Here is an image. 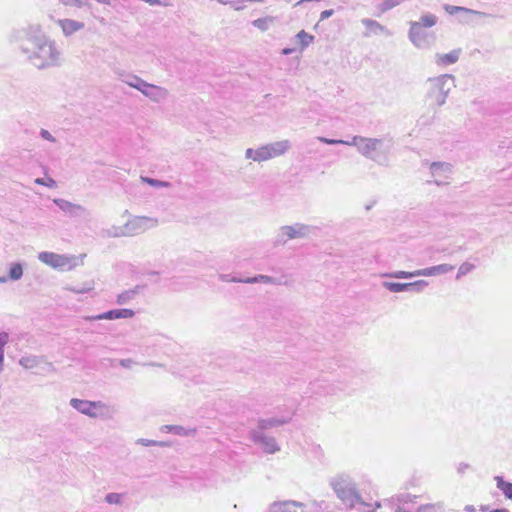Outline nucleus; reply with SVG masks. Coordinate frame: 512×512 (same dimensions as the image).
Instances as JSON below:
<instances>
[{
    "label": "nucleus",
    "instance_id": "nucleus-1",
    "mask_svg": "<svg viewBox=\"0 0 512 512\" xmlns=\"http://www.w3.org/2000/svg\"><path fill=\"white\" fill-rule=\"evenodd\" d=\"M19 48L30 63L38 69L58 66L61 51L55 41L49 39L39 25H31L19 37Z\"/></svg>",
    "mask_w": 512,
    "mask_h": 512
},
{
    "label": "nucleus",
    "instance_id": "nucleus-2",
    "mask_svg": "<svg viewBox=\"0 0 512 512\" xmlns=\"http://www.w3.org/2000/svg\"><path fill=\"white\" fill-rule=\"evenodd\" d=\"M317 139L328 145L342 144L354 146L365 158H368L381 166L389 165V154L393 146L392 140L363 137L358 135L353 136L351 140L329 139L326 137H318Z\"/></svg>",
    "mask_w": 512,
    "mask_h": 512
},
{
    "label": "nucleus",
    "instance_id": "nucleus-3",
    "mask_svg": "<svg viewBox=\"0 0 512 512\" xmlns=\"http://www.w3.org/2000/svg\"><path fill=\"white\" fill-rule=\"evenodd\" d=\"M455 77L451 74H443L427 80L426 102L437 110L446 103L451 90L455 88Z\"/></svg>",
    "mask_w": 512,
    "mask_h": 512
},
{
    "label": "nucleus",
    "instance_id": "nucleus-4",
    "mask_svg": "<svg viewBox=\"0 0 512 512\" xmlns=\"http://www.w3.org/2000/svg\"><path fill=\"white\" fill-rule=\"evenodd\" d=\"M330 485L346 507L352 508L356 504H360L364 508L370 507V505L361 501L356 485L348 475H337L330 480Z\"/></svg>",
    "mask_w": 512,
    "mask_h": 512
},
{
    "label": "nucleus",
    "instance_id": "nucleus-5",
    "mask_svg": "<svg viewBox=\"0 0 512 512\" xmlns=\"http://www.w3.org/2000/svg\"><path fill=\"white\" fill-rule=\"evenodd\" d=\"M70 405L79 413L92 418L100 420H110L114 417V407L108 405L103 401H90L78 398H72Z\"/></svg>",
    "mask_w": 512,
    "mask_h": 512
},
{
    "label": "nucleus",
    "instance_id": "nucleus-6",
    "mask_svg": "<svg viewBox=\"0 0 512 512\" xmlns=\"http://www.w3.org/2000/svg\"><path fill=\"white\" fill-rule=\"evenodd\" d=\"M85 254L76 256V255H66V254H57L54 252L43 251L40 252L37 256L38 260L43 264L59 271H71L83 264V259Z\"/></svg>",
    "mask_w": 512,
    "mask_h": 512
},
{
    "label": "nucleus",
    "instance_id": "nucleus-7",
    "mask_svg": "<svg viewBox=\"0 0 512 512\" xmlns=\"http://www.w3.org/2000/svg\"><path fill=\"white\" fill-rule=\"evenodd\" d=\"M312 232L313 227L305 223L296 222L291 225H284L278 229L274 244L280 246L291 240L306 239L310 237Z\"/></svg>",
    "mask_w": 512,
    "mask_h": 512
},
{
    "label": "nucleus",
    "instance_id": "nucleus-8",
    "mask_svg": "<svg viewBox=\"0 0 512 512\" xmlns=\"http://www.w3.org/2000/svg\"><path fill=\"white\" fill-rule=\"evenodd\" d=\"M410 505L411 498L409 495L396 496L390 499H385L382 502L375 503V507L377 509H380L383 506H385L389 507L394 512H412ZM416 512H441V509L437 505L427 504L420 506Z\"/></svg>",
    "mask_w": 512,
    "mask_h": 512
},
{
    "label": "nucleus",
    "instance_id": "nucleus-9",
    "mask_svg": "<svg viewBox=\"0 0 512 512\" xmlns=\"http://www.w3.org/2000/svg\"><path fill=\"white\" fill-rule=\"evenodd\" d=\"M453 269H454L453 265L439 264L436 266L419 269V270H416L413 272L399 270V271L384 273V274H382V277L395 278V279H411V278L418 277V276L430 277V276L446 274V273L452 271Z\"/></svg>",
    "mask_w": 512,
    "mask_h": 512
},
{
    "label": "nucleus",
    "instance_id": "nucleus-10",
    "mask_svg": "<svg viewBox=\"0 0 512 512\" xmlns=\"http://www.w3.org/2000/svg\"><path fill=\"white\" fill-rule=\"evenodd\" d=\"M408 37L416 48L422 50L430 49L436 41V36L433 32L426 31L416 22H410Z\"/></svg>",
    "mask_w": 512,
    "mask_h": 512
},
{
    "label": "nucleus",
    "instance_id": "nucleus-11",
    "mask_svg": "<svg viewBox=\"0 0 512 512\" xmlns=\"http://www.w3.org/2000/svg\"><path fill=\"white\" fill-rule=\"evenodd\" d=\"M158 224V219L154 217L131 216L125 223V230L128 237H133L157 227Z\"/></svg>",
    "mask_w": 512,
    "mask_h": 512
},
{
    "label": "nucleus",
    "instance_id": "nucleus-12",
    "mask_svg": "<svg viewBox=\"0 0 512 512\" xmlns=\"http://www.w3.org/2000/svg\"><path fill=\"white\" fill-rule=\"evenodd\" d=\"M432 182L437 186H444L450 183L453 174V165L449 162H431L428 164Z\"/></svg>",
    "mask_w": 512,
    "mask_h": 512
},
{
    "label": "nucleus",
    "instance_id": "nucleus-13",
    "mask_svg": "<svg viewBox=\"0 0 512 512\" xmlns=\"http://www.w3.org/2000/svg\"><path fill=\"white\" fill-rule=\"evenodd\" d=\"M219 279L223 282H233V283H245V284H273V285H287L288 282L283 280L284 277L274 278L268 275L259 274L253 277L239 278L235 276H231L229 274H220Z\"/></svg>",
    "mask_w": 512,
    "mask_h": 512
},
{
    "label": "nucleus",
    "instance_id": "nucleus-14",
    "mask_svg": "<svg viewBox=\"0 0 512 512\" xmlns=\"http://www.w3.org/2000/svg\"><path fill=\"white\" fill-rule=\"evenodd\" d=\"M382 286L393 293L408 292V291L419 293V292L423 291L428 286V282L425 280H418V281L410 282V283H396V282L384 281L382 283Z\"/></svg>",
    "mask_w": 512,
    "mask_h": 512
},
{
    "label": "nucleus",
    "instance_id": "nucleus-15",
    "mask_svg": "<svg viewBox=\"0 0 512 512\" xmlns=\"http://www.w3.org/2000/svg\"><path fill=\"white\" fill-rule=\"evenodd\" d=\"M139 91L151 101L156 103L166 100L169 96V92L166 88L150 84L148 82H145L144 86H142Z\"/></svg>",
    "mask_w": 512,
    "mask_h": 512
},
{
    "label": "nucleus",
    "instance_id": "nucleus-16",
    "mask_svg": "<svg viewBox=\"0 0 512 512\" xmlns=\"http://www.w3.org/2000/svg\"><path fill=\"white\" fill-rule=\"evenodd\" d=\"M250 436L255 443L260 444L264 451L269 454H274L280 449L275 438L264 435L260 430H252Z\"/></svg>",
    "mask_w": 512,
    "mask_h": 512
},
{
    "label": "nucleus",
    "instance_id": "nucleus-17",
    "mask_svg": "<svg viewBox=\"0 0 512 512\" xmlns=\"http://www.w3.org/2000/svg\"><path fill=\"white\" fill-rule=\"evenodd\" d=\"M53 202L65 213L73 217H82L88 215V211L85 207L67 201L65 199L57 198Z\"/></svg>",
    "mask_w": 512,
    "mask_h": 512
},
{
    "label": "nucleus",
    "instance_id": "nucleus-18",
    "mask_svg": "<svg viewBox=\"0 0 512 512\" xmlns=\"http://www.w3.org/2000/svg\"><path fill=\"white\" fill-rule=\"evenodd\" d=\"M135 312L132 309H114L95 316L86 317L87 320H115L134 317Z\"/></svg>",
    "mask_w": 512,
    "mask_h": 512
},
{
    "label": "nucleus",
    "instance_id": "nucleus-19",
    "mask_svg": "<svg viewBox=\"0 0 512 512\" xmlns=\"http://www.w3.org/2000/svg\"><path fill=\"white\" fill-rule=\"evenodd\" d=\"M270 159L283 156L291 148V142L287 139L265 144Z\"/></svg>",
    "mask_w": 512,
    "mask_h": 512
},
{
    "label": "nucleus",
    "instance_id": "nucleus-20",
    "mask_svg": "<svg viewBox=\"0 0 512 512\" xmlns=\"http://www.w3.org/2000/svg\"><path fill=\"white\" fill-rule=\"evenodd\" d=\"M361 23L366 27V31L364 33L365 37H370L371 35H378L381 33H384L387 36L392 35V33L385 26L376 20L364 18L361 20Z\"/></svg>",
    "mask_w": 512,
    "mask_h": 512
},
{
    "label": "nucleus",
    "instance_id": "nucleus-21",
    "mask_svg": "<svg viewBox=\"0 0 512 512\" xmlns=\"http://www.w3.org/2000/svg\"><path fill=\"white\" fill-rule=\"evenodd\" d=\"M57 24L61 27L65 36H71L85 27L83 22L73 19H59Z\"/></svg>",
    "mask_w": 512,
    "mask_h": 512
},
{
    "label": "nucleus",
    "instance_id": "nucleus-22",
    "mask_svg": "<svg viewBox=\"0 0 512 512\" xmlns=\"http://www.w3.org/2000/svg\"><path fill=\"white\" fill-rule=\"evenodd\" d=\"M245 158L248 160H252L254 162H258V163L271 160L265 144L255 148V149L247 148L245 150Z\"/></svg>",
    "mask_w": 512,
    "mask_h": 512
},
{
    "label": "nucleus",
    "instance_id": "nucleus-23",
    "mask_svg": "<svg viewBox=\"0 0 512 512\" xmlns=\"http://www.w3.org/2000/svg\"><path fill=\"white\" fill-rule=\"evenodd\" d=\"M303 503L296 501L274 502L270 512H302Z\"/></svg>",
    "mask_w": 512,
    "mask_h": 512
},
{
    "label": "nucleus",
    "instance_id": "nucleus-24",
    "mask_svg": "<svg viewBox=\"0 0 512 512\" xmlns=\"http://www.w3.org/2000/svg\"><path fill=\"white\" fill-rule=\"evenodd\" d=\"M460 54H461V49H454V50L450 51L449 53H445V54L436 53L435 57H434L435 63L441 67L455 64L459 60Z\"/></svg>",
    "mask_w": 512,
    "mask_h": 512
},
{
    "label": "nucleus",
    "instance_id": "nucleus-25",
    "mask_svg": "<svg viewBox=\"0 0 512 512\" xmlns=\"http://www.w3.org/2000/svg\"><path fill=\"white\" fill-rule=\"evenodd\" d=\"M42 363H45L46 365L51 367V364L46 363L44 361V358L41 356L28 355V356H23L19 359V365H21L24 369H27V370L35 369V368L41 366Z\"/></svg>",
    "mask_w": 512,
    "mask_h": 512
},
{
    "label": "nucleus",
    "instance_id": "nucleus-26",
    "mask_svg": "<svg viewBox=\"0 0 512 512\" xmlns=\"http://www.w3.org/2000/svg\"><path fill=\"white\" fill-rule=\"evenodd\" d=\"M163 433H173L178 436H194L197 432L196 428H185L179 425H163L160 427Z\"/></svg>",
    "mask_w": 512,
    "mask_h": 512
},
{
    "label": "nucleus",
    "instance_id": "nucleus-27",
    "mask_svg": "<svg viewBox=\"0 0 512 512\" xmlns=\"http://www.w3.org/2000/svg\"><path fill=\"white\" fill-rule=\"evenodd\" d=\"M289 421H290V418L260 419L258 421V426H257L256 430H260L261 432H263L264 430L287 424V423H289Z\"/></svg>",
    "mask_w": 512,
    "mask_h": 512
},
{
    "label": "nucleus",
    "instance_id": "nucleus-28",
    "mask_svg": "<svg viewBox=\"0 0 512 512\" xmlns=\"http://www.w3.org/2000/svg\"><path fill=\"white\" fill-rule=\"evenodd\" d=\"M444 9H445V11L447 13H449L451 15H454V14L459 13V12H463V13L470 14V15H475V16H478V17H487V16H489V14H487L485 12L469 9V8L462 7V6H454V5L446 4L444 6Z\"/></svg>",
    "mask_w": 512,
    "mask_h": 512
},
{
    "label": "nucleus",
    "instance_id": "nucleus-29",
    "mask_svg": "<svg viewBox=\"0 0 512 512\" xmlns=\"http://www.w3.org/2000/svg\"><path fill=\"white\" fill-rule=\"evenodd\" d=\"M122 82L127 84L128 86L137 89L138 91L141 89L142 86H144V81L142 78H140L137 75L134 74H126L125 78H122Z\"/></svg>",
    "mask_w": 512,
    "mask_h": 512
},
{
    "label": "nucleus",
    "instance_id": "nucleus-30",
    "mask_svg": "<svg viewBox=\"0 0 512 512\" xmlns=\"http://www.w3.org/2000/svg\"><path fill=\"white\" fill-rule=\"evenodd\" d=\"M137 294H138V287H135V288L129 289V290H125L117 296L116 302L119 305L127 304L129 301L134 299Z\"/></svg>",
    "mask_w": 512,
    "mask_h": 512
},
{
    "label": "nucleus",
    "instance_id": "nucleus-31",
    "mask_svg": "<svg viewBox=\"0 0 512 512\" xmlns=\"http://www.w3.org/2000/svg\"><path fill=\"white\" fill-rule=\"evenodd\" d=\"M497 488L500 489L503 494L512 500V483L506 482L502 477L496 476Z\"/></svg>",
    "mask_w": 512,
    "mask_h": 512
},
{
    "label": "nucleus",
    "instance_id": "nucleus-32",
    "mask_svg": "<svg viewBox=\"0 0 512 512\" xmlns=\"http://www.w3.org/2000/svg\"><path fill=\"white\" fill-rule=\"evenodd\" d=\"M296 39L300 43V49L304 50L314 41V36L307 33L305 30H301L296 34Z\"/></svg>",
    "mask_w": 512,
    "mask_h": 512
},
{
    "label": "nucleus",
    "instance_id": "nucleus-33",
    "mask_svg": "<svg viewBox=\"0 0 512 512\" xmlns=\"http://www.w3.org/2000/svg\"><path fill=\"white\" fill-rule=\"evenodd\" d=\"M274 22V17L267 16L258 18L252 22V25L261 31H267L271 24Z\"/></svg>",
    "mask_w": 512,
    "mask_h": 512
},
{
    "label": "nucleus",
    "instance_id": "nucleus-34",
    "mask_svg": "<svg viewBox=\"0 0 512 512\" xmlns=\"http://www.w3.org/2000/svg\"><path fill=\"white\" fill-rule=\"evenodd\" d=\"M416 24L421 25L422 28L433 27L437 23V17L434 14H424L421 16L419 21H415Z\"/></svg>",
    "mask_w": 512,
    "mask_h": 512
},
{
    "label": "nucleus",
    "instance_id": "nucleus-35",
    "mask_svg": "<svg viewBox=\"0 0 512 512\" xmlns=\"http://www.w3.org/2000/svg\"><path fill=\"white\" fill-rule=\"evenodd\" d=\"M106 235L112 238L128 237L125 230V224L122 226H112L106 230Z\"/></svg>",
    "mask_w": 512,
    "mask_h": 512
},
{
    "label": "nucleus",
    "instance_id": "nucleus-36",
    "mask_svg": "<svg viewBox=\"0 0 512 512\" xmlns=\"http://www.w3.org/2000/svg\"><path fill=\"white\" fill-rule=\"evenodd\" d=\"M140 179L143 183H146L155 188H167V187L171 186V184L167 181H161V180L154 179V178L141 176Z\"/></svg>",
    "mask_w": 512,
    "mask_h": 512
},
{
    "label": "nucleus",
    "instance_id": "nucleus-37",
    "mask_svg": "<svg viewBox=\"0 0 512 512\" xmlns=\"http://www.w3.org/2000/svg\"><path fill=\"white\" fill-rule=\"evenodd\" d=\"M23 276V267L20 263H14L10 266L9 269V278L11 280L17 281L21 279Z\"/></svg>",
    "mask_w": 512,
    "mask_h": 512
},
{
    "label": "nucleus",
    "instance_id": "nucleus-38",
    "mask_svg": "<svg viewBox=\"0 0 512 512\" xmlns=\"http://www.w3.org/2000/svg\"><path fill=\"white\" fill-rule=\"evenodd\" d=\"M94 286H95L94 281H89V282L84 283L79 288L66 287L65 289H67L68 291H71L75 294H84V293H88V292L92 291L94 289Z\"/></svg>",
    "mask_w": 512,
    "mask_h": 512
},
{
    "label": "nucleus",
    "instance_id": "nucleus-39",
    "mask_svg": "<svg viewBox=\"0 0 512 512\" xmlns=\"http://www.w3.org/2000/svg\"><path fill=\"white\" fill-rule=\"evenodd\" d=\"M9 341V335L6 332L0 333V373L3 371L4 367V346Z\"/></svg>",
    "mask_w": 512,
    "mask_h": 512
},
{
    "label": "nucleus",
    "instance_id": "nucleus-40",
    "mask_svg": "<svg viewBox=\"0 0 512 512\" xmlns=\"http://www.w3.org/2000/svg\"><path fill=\"white\" fill-rule=\"evenodd\" d=\"M137 444H140L142 446H159V447H169L171 444L166 441H156V440H149L140 438L136 441Z\"/></svg>",
    "mask_w": 512,
    "mask_h": 512
},
{
    "label": "nucleus",
    "instance_id": "nucleus-41",
    "mask_svg": "<svg viewBox=\"0 0 512 512\" xmlns=\"http://www.w3.org/2000/svg\"><path fill=\"white\" fill-rule=\"evenodd\" d=\"M124 494L121 493H108L105 496V501L108 504L121 505L123 503Z\"/></svg>",
    "mask_w": 512,
    "mask_h": 512
},
{
    "label": "nucleus",
    "instance_id": "nucleus-42",
    "mask_svg": "<svg viewBox=\"0 0 512 512\" xmlns=\"http://www.w3.org/2000/svg\"><path fill=\"white\" fill-rule=\"evenodd\" d=\"M474 268H475V266L472 263H469V262L462 263L458 269L456 279H460L461 277L465 276L466 274L471 272Z\"/></svg>",
    "mask_w": 512,
    "mask_h": 512
},
{
    "label": "nucleus",
    "instance_id": "nucleus-43",
    "mask_svg": "<svg viewBox=\"0 0 512 512\" xmlns=\"http://www.w3.org/2000/svg\"><path fill=\"white\" fill-rule=\"evenodd\" d=\"M60 2L66 6L82 7L84 5L83 0H60Z\"/></svg>",
    "mask_w": 512,
    "mask_h": 512
},
{
    "label": "nucleus",
    "instance_id": "nucleus-44",
    "mask_svg": "<svg viewBox=\"0 0 512 512\" xmlns=\"http://www.w3.org/2000/svg\"><path fill=\"white\" fill-rule=\"evenodd\" d=\"M40 136L44 140H47V141H50V142H55L56 141L55 137L46 129H41Z\"/></svg>",
    "mask_w": 512,
    "mask_h": 512
},
{
    "label": "nucleus",
    "instance_id": "nucleus-45",
    "mask_svg": "<svg viewBox=\"0 0 512 512\" xmlns=\"http://www.w3.org/2000/svg\"><path fill=\"white\" fill-rule=\"evenodd\" d=\"M245 0H236V1H230L229 5L236 11H241L244 9V3Z\"/></svg>",
    "mask_w": 512,
    "mask_h": 512
},
{
    "label": "nucleus",
    "instance_id": "nucleus-46",
    "mask_svg": "<svg viewBox=\"0 0 512 512\" xmlns=\"http://www.w3.org/2000/svg\"><path fill=\"white\" fill-rule=\"evenodd\" d=\"M136 362L133 361L132 359H122L120 360V365L124 368H127V369H130L133 367V365H135Z\"/></svg>",
    "mask_w": 512,
    "mask_h": 512
},
{
    "label": "nucleus",
    "instance_id": "nucleus-47",
    "mask_svg": "<svg viewBox=\"0 0 512 512\" xmlns=\"http://www.w3.org/2000/svg\"><path fill=\"white\" fill-rule=\"evenodd\" d=\"M35 183L40 184V185H47L48 187H54L55 186V181L53 179H49L48 182L46 183V181H44L43 179L37 178L35 180Z\"/></svg>",
    "mask_w": 512,
    "mask_h": 512
},
{
    "label": "nucleus",
    "instance_id": "nucleus-48",
    "mask_svg": "<svg viewBox=\"0 0 512 512\" xmlns=\"http://www.w3.org/2000/svg\"><path fill=\"white\" fill-rule=\"evenodd\" d=\"M333 14L334 10L332 9L322 11L320 14V21L330 18Z\"/></svg>",
    "mask_w": 512,
    "mask_h": 512
},
{
    "label": "nucleus",
    "instance_id": "nucleus-49",
    "mask_svg": "<svg viewBox=\"0 0 512 512\" xmlns=\"http://www.w3.org/2000/svg\"><path fill=\"white\" fill-rule=\"evenodd\" d=\"M293 52H294V49H293V48H284V49L282 50V54H283V55H290V54H292Z\"/></svg>",
    "mask_w": 512,
    "mask_h": 512
},
{
    "label": "nucleus",
    "instance_id": "nucleus-50",
    "mask_svg": "<svg viewBox=\"0 0 512 512\" xmlns=\"http://www.w3.org/2000/svg\"><path fill=\"white\" fill-rule=\"evenodd\" d=\"M464 510L467 512H475L476 511V509L472 505H466Z\"/></svg>",
    "mask_w": 512,
    "mask_h": 512
},
{
    "label": "nucleus",
    "instance_id": "nucleus-51",
    "mask_svg": "<svg viewBox=\"0 0 512 512\" xmlns=\"http://www.w3.org/2000/svg\"><path fill=\"white\" fill-rule=\"evenodd\" d=\"M116 74L118 75L119 79L122 81V78H125V75L127 73L124 71H116Z\"/></svg>",
    "mask_w": 512,
    "mask_h": 512
},
{
    "label": "nucleus",
    "instance_id": "nucleus-52",
    "mask_svg": "<svg viewBox=\"0 0 512 512\" xmlns=\"http://www.w3.org/2000/svg\"><path fill=\"white\" fill-rule=\"evenodd\" d=\"M466 468H468V465H467V464H460V466H459L458 470H459V472H461V473H462V472H464V470H465Z\"/></svg>",
    "mask_w": 512,
    "mask_h": 512
},
{
    "label": "nucleus",
    "instance_id": "nucleus-53",
    "mask_svg": "<svg viewBox=\"0 0 512 512\" xmlns=\"http://www.w3.org/2000/svg\"><path fill=\"white\" fill-rule=\"evenodd\" d=\"M8 278L5 277V276H0V283H5L7 282Z\"/></svg>",
    "mask_w": 512,
    "mask_h": 512
},
{
    "label": "nucleus",
    "instance_id": "nucleus-54",
    "mask_svg": "<svg viewBox=\"0 0 512 512\" xmlns=\"http://www.w3.org/2000/svg\"><path fill=\"white\" fill-rule=\"evenodd\" d=\"M217 1H218V3L223 4V5H229V2H230V1H225V0H217Z\"/></svg>",
    "mask_w": 512,
    "mask_h": 512
},
{
    "label": "nucleus",
    "instance_id": "nucleus-55",
    "mask_svg": "<svg viewBox=\"0 0 512 512\" xmlns=\"http://www.w3.org/2000/svg\"><path fill=\"white\" fill-rule=\"evenodd\" d=\"M491 512H508L507 510H504V509H497V510H493Z\"/></svg>",
    "mask_w": 512,
    "mask_h": 512
},
{
    "label": "nucleus",
    "instance_id": "nucleus-56",
    "mask_svg": "<svg viewBox=\"0 0 512 512\" xmlns=\"http://www.w3.org/2000/svg\"><path fill=\"white\" fill-rule=\"evenodd\" d=\"M148 365H150V366H161V364H158V363H149Z\"/></svg>",
    "mask_w": 512,
    "mask_h": 512
},
{
    "label": "nucleus",
    "instance_id": "nucleus-57",
    "mask_svg": "<svg viewBox=\"0 0 512 512\" xmlns=\"http://www.w3.org/2000/svg\"><path fill=\"white\" fill-rule=\"evenodd\" d=\"M363 512H376L374 510H364Z\"/></svg>",
    "mask_w": 512,
    "mask_h": 512
}]
</instances>
